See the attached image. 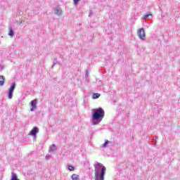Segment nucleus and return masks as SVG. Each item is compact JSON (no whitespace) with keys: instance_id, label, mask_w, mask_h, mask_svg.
<instances>
[{"instance_id":"1","label":"nucleus","mask_w":180,"mask_h":180,"mask_svg":"<svg viewBox=\"0 0 180 180\" xmlns=\"http://www.w3.org/2000/svg\"><path fill=\"white\" fill-rule=\"evenodd\" d=\"M94 179L95 180H103V176L106 172V167L101 163L97 162L94 166Z\"/></svg>"},{"instance_id":"2","label":"nucleus","mask_w":180,"mask_h":180,"mask_svg":"<svg viewBox=\"0 0 180 180\" xmlns=\"http://www.w3.org/2000/svg\"><path fill=\"white\" fill-rule=\"evenodd\" d=\"M105 117V110H103L102 108H98L94 110V112L93 114V119L94 120H99V122H102V119Z\"/></svg>"},{"instance_id":"3","label":"nucleus","mask_w":180,"mask_h":180,"mask_svg":"<svg viewBox=\"0 0 180 180\" xmlns=\"http://www.w3.org/2000/svg\"><path fill=\"white\" fill-rule=\"evenodd\" d=\"M137 34L141 40H144V39H146V31L144 30V28L138 30Z\"/></svg>"},{"instance_id":"4","label":"nucleus","mask_w":180,"mask_h":180,"mask_svg":"<svg viewBox=\"0 0 180 180\" xmlns=\"http://www.w3.org/2000/svg\"><path fill=\"white\" fill-rule=\"evenodd\" d=\"M15 86H16V85L15 84V83H13L12 84H11V86L9 88V89H8V98H9V99H12V98H13V95H12V94H13V91H15Z\"/></svg>"},{"instance_id":"5","label":"nucleus","mask_w":180,"mask_h":180,"mask_svg":"<svg viewBox=\"0 0 180 180\" xmlns=\"http://www.w3.org/2000/svg\"><path fill=\"white\" fill-rule=\"evenodd\" d=\"M30 105L32 106L31 110H32V112H33L34 110V109H37V100H36V99L32 100L30 102Z\"/></svg>"},{"instance_id":"6","label":"nucleus","mask_w":180,"mask_h":180,"mask_svg":"<svg viewBox=\"0 0 180 180\" xmlns=\"http://www.w3.org/2000/svg\"><path fill=\"white\" fill-rule=\"evenodd\" d=\"M37 133H39V129L37 127H34L30 131V136L36 138Z\"/></svg>"},{"instance_id":"7","label":"nucleus","mask_w":180,"mask_h":180,"mask_svg":"<svg viewBox=\"0 0 180 180\" xmlns=\"http://www.w3.org/2000/svg\"><path fill=\"white\" fill-rule=\"evenodd\" d=\"M55 11H56V15H58V16H60L63 13V10H61V8H56L55 9Z\"/></svg>"},{"instance_id":"8","label":"nucleus","mask_w":180,"mask_h":180,"mask_svg":"<svg viewBox=\"0 0 180 180\" xmlns=\"http://www.w3.org/2000/svg\"><path fill=\"white\" fill-rule=\"evenodd\" d=\"M5 84V77L4 76H0V86H2Z\"/></svg>"},{"instance_id":"9","label":"nucleus","mask_w":180,"mask_h":180,"mask_svg":"<svg viewBox=\"0 0 180 180\" xmlns=\"http://www.w3.org/2000/svg\"><path fill=\"white\" fill-rule=\"evenodd\" d=\"M11 180H19V179H18V175H16L15 172H12Z\"/></svg>"},{"instance_id":"10","label":"nucleus","mask_w":180,"mask_h":180,"mask_svg":"<svg viewBox=\"0 0 180 180\" xmlns=\"http://www.w3.org/2000/svg\"><path fill=\"white\" fill-rule=\"evenodd\" d=\"M72 180H78L79 179V176L77 174H73L71 176Z\"/></svg>"},{"instance_id":"11","label":"nucleus","mask_w":180,"mask_h":180,"mask_svg":"<svg viewBox=\"0 0 180 180\" xmlns=\"http://www.w3.org/2000/svg\"><path fill=\"white\" fill-rule=\"evenodd\" d=\"M101 96V94L98 93H96L93 95V99H98Z\"/></svg>"},{"instance_id":"12","label":"nucleus","mask_w":180,"mask_h":180,"mask_svg":"<svg viewBox=\"0 0 180 180\" xmlns=\"http://www.w3.org/2000/svg\"><path fill=\"white\" fill-rule=\"evenodd\" d=\"M56 146L54 144H52L50 147L51 151H56Z\"/></svg>"},{"instance_id":"13","label":"nucleus","mask_w":180,"mask_h":180,"mask_svg":"<svg viewBox=\"0 0 180 180\" xmlns=\"http://www.w3.org/2000/svg\"><path fill=\"white\" fill-rule=\"evenodd\" d=\"M109 144V141H105L102 146H101V147L103 148H105V147H106V146H108Z\"/></svg>"},{"instance_id":"14","label":"nucleus","mask_w":180,"mask_h":180,"mask_svg":"<svg viewBox=\"0 0 180 180\" xmlns=\"http://www.w3.org/2000/svg\"><path fill=\"white\" fill-rule=\"evenodd\" d=\"M69 171H75V167L74 166H68Z\"/></svg>"},{"instance_id":"15","label":"nucleus","mask_w":180,"mask_h":180,"mask_svg":"<svg viewBox=\"0 0 180 180\" xmlns=\"http://www.w3.org/2000/svg\"><path fill=\"white\" fill-rule=\"evenodd\" d=\"M148 16H153V15L150 13H149L148 14H146L144 15V17L143 18V19H147V18H148Z\"/></svg>"},{"instance_id":"16","label":"nucleus","mask_w":180,"mask_h":180,"mask_svg":"<svg viewBox=\"0 0 180 180\" xmlns=\"http://www.w3.org/2000/svg\"><path fill=\"white\" fill-rule=\"evenodd\" d=\"M9 36H13V30L12 29H10V31H9V33H8Z\"/></svg>"},{"instance_id":"17","label":"nucleus","mask_w":180,"mask_h":180,"mask_svg":"<svg viewBox=\"0 0 180 180\" xmlns=\"http://www.w3.org/2000/svg\"><path fill=\"white\" fill-rule=\"evenodd\" d=\"M81 0H73L75 5H78V2H79Z\"/></svg>"}]
</instances>
